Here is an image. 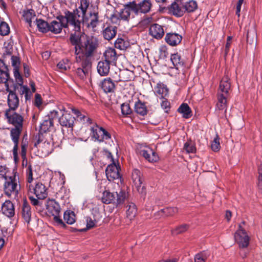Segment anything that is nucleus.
Wrapping results in <instances>:
<instances>
[{
    "label": "nucleus",
    "mask_w": 262,
    "mask_h": 262,
    "mask_svg": "<svg viewBox=\"0 0 262 262\" xmlns=\"http://www.w3.org/2000/svg\"><path fill=\"white\" fill-rule=\"evenodd\" d=\"M77 34L70 36V41L74 46L75 62L80 67L75 70L76 76L80 79H84L89 74L92 66L91 57L98 47L99 43L96 38H86Z\"/></svg>",
    "instance_id": "1"
},
{
    "label": "nucleus",
    "mask_w": 262,
    "mask_h": 262,
    "mask_svg": "<svg viewBox=\"0 0 262 262\" xmlns=\"http://www.w3.org/2000/svg\"><path fill=\"white\" fill-rule=\"evenodd\" d=\"M152 7L151 0H142L138 3L135 1L129 2L125 4V10L123 12V18L127 19L131 16L134 18L135 15L146 14L150 12Z\"/></svg>",
    "instance_id": "2"
},
{
    "label": "nucleus",
    "mask_w": 262,
    "mask_h": 262,
    "mask_svg": "<svg viewBox=\"0 0 262 262\" xmlns=\"http://www.w3.org/2000/svg\"><path fill=\"white\" fill-rule=\"evenodd\" d=\"M65 17H66V21L64 24V28H67L69 26H71L75 31V33H72L70 36L75 34L80 36H85L84 39H86V38H94V37L88 36L84 34H81L80 31L82 22L81 21L82 18H81V15L78 9H75L72 12L66 10Z\"/></svg>",
    "instance_id": "3"
},
{
    "label": "nucleus",
    "mask_w": 262,
    "mask_h": 262,
    "mask_svg": "<svg viewBox=\"0 0 262 262\" xmlns=\"http://www.w3.org/2000/svg\"><path fill=\"white\" fill-rule=\"evenodd\" d=\"M230 88V79L227 76L224 77L220 81L217 92V102L216 105L217 110L219 111L225 110V112H226L227 98L229 95V91Z\"/></svg>",
    "instance_id": "4"
},
{
    "label": "nucleus",
    "mask_w": 262,
    "mask_h": 262,
    "mask_svg": "<svg viewBox=\"0 0 262 262\" xmlns=\"http://www.w3.org/2000/svg\"><path fill=\"white\" fill-rule=\"evenodd\" d=\"M126 197L125 193L122 191L118 193L105 190L103 193L101 200L103 203L113 204L116 207H119L124 203Z\"/></svg>",
    "instance_id": "5"
},
{
    "label": "nucleus",
    "mask_w": 262,
    "mask_h": 262,
    "mask_svg": "<svg viewBox=\"0 0 262 262\" xmlns=\"http://www.w3.org/2000/svg\"><path fill=\"white\" fill-rule=\"evenodd\" d=\"M46 209L48 212L54 216V221L63 227L66 225L59 216L61 208L58 203L54 199H48L46 203Z\"/></svg>",
    "instance_id": "6"
},
{
    "label": "nucleus",
    "mask_w": 262,
    "mask_h": 262,
    "mask_svg": "<svg viewBox=\"0 0 262 262\" xmlns=\"http://www.w3.org/2000/svg\"><path fill=\"white\" fill-rule=\"evenodd\" d=\"M5 182L4 185V190L5 193L8 197H10L12 193L15 194L18 193L19 186H18L17 182L18 178H16V172H14L12 176L4 177Z\"/></svg>",
    "instance_id": "7"
},
{
    "label": "nucleus",
    "mask_w": 262,
    "mask_h": 262,
    "mask_svg": "<svg viewBox=\"0 0 262 262\" xmlns=\"http://www.w3.org/2000/svg\"><path fill=\"white\" fill-rule=\"evenodd\" d=\"M91 136L95 141L103 142L111 139V135L103 127L95 123L90 127Z\"/></svg>",
    "instance_id": "8"
},
{
    "label": "nucleus",
    "mask_w": 262,
    "mask_h": 262,
    "mask_svg": "<svg viewBox=\"0 0 262 262\" xmlns=\"http://www.w3.org/2000/svg\"><path fill=\"white\" fill-rule=\"evenodd\" d=\"M29 195L30 193L35 194L38 199L43 200L48 196L47 189L45 185L41 182L35 183V186L32 184H27Z\"/></svg>",
    "instance_id": "9"
},
{
    "label": "nucleus",
    "mask_w": 262,
    "mask_h": 262,
    "mask_svg": "<svg viewBox=\"0 0 262 262\" xmlns=\"http://www.w3.org/2000/svg\"><path fill=\"white\" fill-rule=\"evenodd\" d=\"M58 113L56 111L50 112V114L43 118L42 122L40 124V133L50 132L54 129L53 120L58 117Z\"/></svg>",
    "instance_id": "10"
},
{
    "label": "nucleus",
    "mask_w": 262,
    "mask_h": 262,
    "mask_svg": "<svg viewBox=\"0 0 262 262\" xmlns=\"http://www.w3.org/2000/svg\"><path fill=\"white\" fill-rule=\"evenodd\" d=\"M82 25H85L87 28L94 29L96 28L99 23V14L98 12L90 11L82 14Z\"/></svg>",
    "instance_id": "11"
},
{
    "label": "nucleus",
    "mask_w": 262,
    "mask_h": 262,
    "mask_svg": "<svg viewBox=\"0 0 262 262\" xmlns=\"http://www.w3.org/2000/svg\"><path fill=\"white\" fill-rule=\"evenodd\" d=\"M18 88L17 85H14L13 90L9 89V88L6 89L7 92L9 93L7 98L9 108L6 111H15L18 108L19 101L15 93L16 89Z\"/></svg>",
    "instance_id": "12"
},
{
    "label": "nucleus",
    "mask_w": 262,
    "mask_h": 262,
    "mask_svg": "<svg viewBox=\"0 0 262 262\" xmlns=\"http://www.w3.org/2000/svg\"><path fill=\"white\" fill-rule=\"evenodd\" d=\"M15 111H5V115L7 119L8 122L12 124L14 127H23L24 117Z\"/></svg>",
    "instance_id": "13"
},
{
    "label": "nucleus",
    "mask_w": 262,
    "mask_h": 262,
    "mask_svg": "<svg viewBox=\"0 0 262 262\" xmlns=\"http://www.w3.org/2000/svg\"><path fill=\"white\" fill-rule=\"evenodd\" d=\"M234 238L239 248H247L249 244L250 238L241 225H239V229L234 234Z\"/></svg>",
    "instance_id": "14"
},
{
    "label": "nucleus",
    "mask_w": 262,
    "mask_h": 262,
    "mask_svg": "<svg viewBox=\"0 0 262 262\" xmlns=\"http://www.w3.org/2000/svg\"><path fill=\"white\" fill-rule=\"evenodd\" d=\"M132 178L134 184V186L137 191L141 194L145 195L146 194V189L143 184V178L141 171L135 169L132 172Z\"/></svg>",
    "instance_id": "15"
},
{
    "label": "nucleus",
    "mask_w": 262,
    "mask_h": 262,
    "mask_svg": "<svg viewBox=\"0 0 262 262\" xmlns=\"http://www.w3.org/2000/svg\"><path fill=\"white\" fill-rule=\"evenodd\" d=\"M119 168L115 162H113L107 166L105 173L109 181H113L120 178Z\"/></svg>",
    "instance_id": "16"
},
{
    "label": "nucleus",
    "mask_w": 262,
    "mask_h": 262,
    "mask_svg": "<svg viewBox=\"0 0 262 262\" xmlns=\"http://www.w3.org/2000/svg\"><path fill=\"white\" fill-rule=\"evenodd\" d=\"M75 118L71 114L65 112L59 117L58 121L61 126L73 129Z\"/></svg>",
    "instance_id": "17"
},
{
    "label": "nucleus",
    "mask_w": 262,
    "mask_h": 262,
    "mask_svg": "<svg viewBox=\"0 0 262 262\" xmlns=\"http://www.w3.org/2000/svg\"><path fill=\"white\" fill-rule=\"evenodd\" d=\"M149 34L157 39H161L164 35L163 27L158 24L151 25L149 29Z\"/></svg>",
    "instance_id": "18"
},
{
    "label": "nucleus",
    "mask_w": 262,
    "mask_h": 262,
    "mask_svg": "<svg viewBox=\"0 0 262 262\" xmlns=\"http://www.w3.org/2000/svg\"><path fill=\"white\" fill-rule=\"evenodd\" d=\"M182 35L177 33H167L165 37V41L171 46H176L181 43Z\"/></svg>",
    "instance_id": "19"
},
{
    "label": "nucleus",
    "mask_w": 262,
    "mask_h": 262,
    "mask_svg": "<svg viewBox=\"0 0 262 262\" xmlns=\"http://www.w3.org/2000/svg\"><path fill=\"white\" fill-rule=\"evenodd\" d=\"M117 32V27L109 24L106 27L104 26L102 34L104 39L110 41L116 36Z\"/></svg>",
    "instance_id": "20"
},
{
    "label": "nucleus",
    "mask_w": 262,
    "mask_h": 262,
    "mask_svg": "<svg viewBox=\"0 0 262 262\" xmlns=\"http://www.w3.org/2000/svg\"><path fill=\"white\" fill-rule=\"evenodd\" d=\"M103 56L104 58V60L112 64H116L118 56L115 49L107 48L104 52Z\"/></svg>",
    "instance_id": "21"
},
{
    "label": "nucleus",
    "mask_w": 262,
    "mask_h": 262,
    "mask_svg": "<svg viewBox=\"0 0 262 262\" xmlns=\"http://www.w3.org/2000/svg\"><path fill=\"white\" fill-rule=\"evenodd\" d=\"M2 211L4 214L8 217H12L15 214L13 204L9 200H6L2 206Z\"/></svg>",
    "instance_id": "22"
},
{
    "label": "nucleus",
    "mask_w": 262,
    "mask_h": 262,
    "mask_svg": "<svg viewBox=\"0 0 262 262\" xmlns=\"http://www.w3.org/2000/svg\"><path fill=\"white\" fill-rule=\"evenodd\" d=\"M101 87L105 93H109L115 92L116 85L111 78H107L101 81Z\"/></svg>",
    "instance_id": "23"
},
{
    "label": "nucleus",
    "mask_w": 262,
    "mask_h": 262,
    "mask_svg": "<svg viewBox=\"0 0 262 262\" xmlns=\"http://www.w3.org/2000/svg\"><path fill=\"white\" fill-rule=\"evenodd\" d=\"M140 154L149 162H155L159 159L157 153L150 148L141 150Z\"/></svg>",
    "instance_id": "24"
},
{
    "label": "nucleus",
    "mask_w": 262,
    "mask_h": 262,
    "mask_svg": "<svg viewBox=\"0 0 262 262\" xmlns=\"http://www.w3.org/2000/svg\"><path fill=\"white\" fill-rule=\"evenodd\" d=\"M110 64L111 63L104 60L100 61L97 67L98 73L102 76L107 75L110 72Z\"/></svg>",
    "instance_id": "25"
},
{
    "label": "nucleus",
    "mask_w": 262,
    "mask_h": 262,
    "mask_svg": "<svg viewBox=\"0 0 262 262\" xmlns=\"http://www.w3.org/2000/svg\"><path fill=\"white\" fill-rule=\"evenodd\" d=\"M31 214L30 206L26 201H24L21 208V215L25 222L28 224L31 221Z\"/></svg>",
    "instance_id": "26"
},
{
    "label": "nucleus",
    "mask_w": 262,
    "mask_h": 262,
    "mask_svg": "<svg viewBox=\"0 0 262 262\" xmlns=\"http://www.w3.org/2000/svg\"><path fill=\"white\" fill-rule=\"evenodd\" d=\"M177 2H173L169 7V12L174 16L180 17L182 16L184 14V9L181 7L178 4Z\"/></svg>",
    "instance_id": "27"
},
{
    "label": "nucleus",
    "mask_w": 262,
    "mask_h": 262,
    "mask_svg": "<svg viewBox=\"0 0 262 262\" xmlns=\"http://www.w3.org/2000/svg\"><path fill=\"white\" fill-rule=\"evenodd\" d=\"M178 112L182 115V116L188 119L190 118L192 115V111L189 105L185 103H182L178 108Z\"/></svg>",
    "instance_id": "28"
},
{
    "label": "nucleus",
    "mask_w": 262,
    "mask_h": 262,
    "mask_svg": "<svg viewBox=\"0 0 262 262\" xmlns=\"http://www.w3.org/2000/svg\"><path fill=\"white\" fill-rule=\"evenodd\" d=\"M134 110L137 114L142 116H144L147 113V109L145 103L139 100L135 102Z\"/></svg>",
    "instance_id": "29"
},
{
    "label": "nucleus",
    "mask_w": 262,
    "mask_h": 262,
    "mask_svg": "<svg viewBox=\"0 0 262 262\" xmlns=\"http://www.w3.org/2000/svg\"><path fill=\"white\" fill-rule=\"evenodd\" d=\"M34 23L36 25L39 32L47 33L49 31V24L47 21L42 19L35 18Z\"/></svg>",
    "instance_id": "30"
},
{
    "label": "nucleus",
    "mask_w": 262,
    "mask_h": 262,
    "mask_svg": "<svg viewBox=\"0 0 262 262\" xmlns=\"http://www.w3.org/2000/svg\"><path fill=\"white\" fill-rule=\"evenodd\" d=\"M63 28H64V24L57 20H53L49 24V31L56 34L60 33Z\"/></svg>",
    "instance_id": "31"
},
{
    "label": "nucleus",
    "mask_w": 262,
    "mask_h": 262,
    "mask_svg": "<svg viewBox=\"0 0 262 262\" xmlns=\"http://www.w3.org/2000/svg\"><path fill=\"white\" fill-rule=\"evenodd\" d=\"M125 10V5L123 6V9H122L118 13V14L114 13L112 14L111 16V20L114 24H119L120 23V20H123L124 21H128L131 16H129L127 19H125L123 17L124 16L123 12Z\"/></svg>",
    "instance_id": "32"
},
{
    "label": "nucleus",
    "mask_w": 262,
    "mask_h": 262,
    "mask_svg": "<svg viewBox=\"0 0 262 262\" xmlns=\"http://www.w3.org/2000/svg\"><path fill=\"white\" fill-rule=\"evenodd\" d=\"M182 8L184 9V13H191L196 10L198 4L195 1L189 0L182 4Z\"/></svg>",
    "instance_id": "33"
},
{
    "label": "nucleus",
    "mask_w": 262,
    "mask_h": 262,
    "mask_svg": "<svg viewBox=\"0 0 262 262\" xmlns=\"http://www.w3.org/2000/svg\"><path fill=\"white\" fill-rule=\"evenodd\" d=\"M126 217L130 221L132 220L136 215L137 209L136 205L133 203H129L126 206Z\"/></svg>",
    "instance_id": "34"
},
{
    "label": "nucleus",
    "mask_w": 262,
    "mask_h": 262,
    "mask_svg": "<svg viewBox=\"0 0 262 262\" xmlns=\"http://www.w3.org/2000/svg\"><path fill=\"white\" fill-rule=\"evenodd\" d=\"M170 60L173 66L177 70L183 67L184 62L182 59L181 56L178 53L171 55Z\"/></svg>",
    "instance_id": "35"
},
{
    "label": "nucleus",
    "mask_w": 262,
    "mask_h": 262,
    "mask_svg": "<svg viewBox=\"0 0 262 262\" xmlns=\"http://www.w3.org/2000/svg\"><path fill=\"white\" fill-rule=\"evenodd\" d=\"M72 111V112L77 116L78 119L82 121L83 123H92V119L89 117L85 113L82 114L79 110L76 108H73Z\"/></svg>",
    "instance_id": "36"
},
{
    "label": "nucleus",
    "mask_w": 262,
    "mask_h": 262,
    "mask_svg": "<svg viewBox=\"0 0 262 262\" xmlns=\"http://www.w3.org/2000/svg\"><path fill=\"white\" fill-rule=\"evenodd\" d=\"M23 17L26 21L29 24V27H32V20L35 19L36 14L35 11L33 9L28 10L24 11Z\"/></svg>",
    "instance_id": "37"
},
{
    "label": "nucleus",
    "mask_w": 262,
    "mask_h": 262,
    "mask_svg": "<svg viewBox=\"0 0 262 262\" xmlns=\"http://www.w3.org/2000/svg\"><path fill=\"white\" fill-rule=\"evenodd\" d=\"M23 127H14L10 130V136L14 143H18Z\"/></svg>",
    "instance_id": "38"
},
{
    "label": "nucleus",
    "mask_w": 262,
    "mask_h": 262,
    "mask_svg": "<svg viewBox=\"0 0 262 262\" xmlns=\"http://www.w3.org/2000/svg\"><path fill=\"white\" fill-rule=\"evenodd\" d=\"M63 219L68 224H74L75 222V213L71 210H66L63 214Z\"/></svg>",
    "instance_id": "39"
},
{
    "label": "nucleus",
    "mask_w": 262,
    "mask_h": 262,
    "mask_svg": "<svg viewBox=\"0 0 262 262\" xmlns=\"http://www.w3.org/2000/svg\"><path fill=\"white\" fill-rule=\"evenodd\" d=\"M132 72L128 70L120 71L119 74V78L117 82L118 81H128L132 79Z\"/></svg>",
    "instance_id": "40"
},
{
    "label": "nucleus",
    "mask_w": 262,
    "mask_h": 262,
    "mask_svg": "<svg viewBox=\"0 0 262 262\" xmlns=\"http://www.w3.org/2000/svg\"><path fill=\"white\" fill-rule=\"evenodd\" d=\"M8 81H13V79H10L8 71L0 69V83H4L7 88H8Z\"/></svg>",
    "instance_id": "41"
},
{
    "label": "nucleus",
    "mask_w": 262,
    "mask_h": 262,
    "mask_svg": "<svg viewBox=\"0 0 262 262\" xmlns=\"http://www.w3.org/2000/svg\"><path fill=\"white\" fill-rule=\"evenodd\" d=\"M183 149L187 153H195L196 150L194 142L191 140L185 143Z\"/></svg>",
    "instance_id": "42"
},
{
    "label": "nucleus",
    "mask_w": 262,
    "mask_h": 262,
    "mask_svg": "<svg viewBox=\"0 0 262 262\" xmlns=\"http://www.w3.org/2000/svg\"><path fill=\"white\" fill-rule=\"evenodd\" d=\"M71 63L68 59H64L59 62L57 67L61 72L68 70L70 68Z\"/></svg>",
    "instance_id": "43"
},
{
    "label": "nucleus",
    "mask_w": 262,
    "mask_h": 262,
    "mask_svg": "<svg viewBox=\"0 0 262 262\" xmlns=\"http://www.w3.org/2000/svg\"><path fill=\"white\" fill-rule=\"evenodd\" d=\"M189 228V225L187 224H183L177 227L175 229L171 230L173 235L181 234L186 231Z\"/></svg>",
    "instance_id": "44"
},
{
    "label": "nucleus",
    "mask_w": 262,
    "mask_h": 262,
    "mask_svg": "<svg viewBox=\"0 0 262 262\" xmlns=\"http://www.w3.org/2000/svg\"><path fill=\"white\" fill-rule=\"evenodd\" d=\"M10 32V27L9 25L5 21H1L0 23V35L6 36L9 34Z\"/></svg>",
    "instance_id": "45"
},
{
    "label": "nucleus",
    "mask_w": 262,
    "mask_h": 262,
    "mask_svg": "<svg viewBox=\"0 0 262 262\" xmlns=\"http://www.w3.org/2000/svg\"><path fill=\"white\" fill-rule=\"evenodd\" d=\"M160 211L163 212L166 216H172L178 212V209L177 207H166Z\"/></svg>",
    "instance_id": "46"
},
{
    "label": "nucleus",
    "mask_w": 262,
    "mask_h": 262,
    "mask_svg": "<svg viewBox=\"0 0 262 262\" xmlns=\"http://www.w3.org/2000/svg\"><path fill=\"white\" fill-rule=\"evenodd\" d=\"M13 74L17 82V86L23 85L24 83L23 78L19 71V69H13Z\"/></svg>",
    "instance_id": "47"
},
{
    "label": "nucleus",
    "mask_w": 262,
    "mask_h": 262,
    "mask_svg": "<svg viewBox=\"0 0 262 262\" xmlns=\"http://www.w3.org/2000/svg\"><path fill=\"white\" fill-rule=\"evenodd\" d=\"M257 178V187L258 190L262 193V162L258 166Z\"/></svg>",
    "instance_id": "48"
},
{
    "label": "nucleus",
    "mask_w": 262,
    "mask_h": 262,
    "mask_svg": "<svg viewBox=\"0 0 262 262\" xmlns=\"http://www.w3.org/2000/svg\"><path fill=\"white\" fill-rule=\"evenodd\" d=\"M80 6L78 7V10L80 9L81 11L82 14H84L87 12L88 8L90 5L89 0H80Z\"/></svg>",
    "instance_id": "49"
},
{
    "label": "nucleus",
    "mask_w": 262,
    "mask_h": 262,
    "mask_svg": "<svg viewBox=\"0 0 262 262\" xmlns=\"http://www.w3.org/2000/svg\"><path fill=\"white\" fill-rule=\"evenodd\" d=\"M211 148L214 151H218L221 148L220 143V138L217 135L214 138L211 145Z\"/></svg>",
    "instance_id": "50"
},
{
    "label": "nucleus",
    "mask_w": 262,
    "mask_h": 262,
    "mask_svg": "<svg viewBox=\"0 0 262 262\" xmlns=\"http://www.w3.org/2000/svg\"><path fill=\"white\" fill-rule=\"evenodd\" d=\"M127 43L122 38H117L115 42V48L120 50H124L127 48Z\"/></svg>",
    "instance_id": "51"
},
{
    "label": "nucleus",
    "mask_w": 262,
    "mask_h": 262,
    "mask_svg": "<svg viewBox=\"0 0 262 262\" xmlns=\"http://www.w3.org/2000/svg\"><path fill=\"white\" fill-rule=\"evenodd\" d=\"M121 112L123 115L127 116L132 113V110L129 104L127 103H123L121 105Z\"/></svg>",
    "instance_id": "52"
},
{
    "label": "nucleus",
    "mask_w": 262,
    "mask_h": 262,
    "mask_svg": "<svg viewBox=\"0 0 262 262\" xmlns=\"http://www.w3.org/2000/svg\"><path fill=\"white\" fill-rule=\"evenodd\" d=\"M99 219L96 218V215L94 216V220L91 217L86 218V227L88 229H91L96 226V224L98 222Z\"/></svg>",
    "instance_id": "53"
},
{
    "label": "nucleus",
    "mask_w": 262,
    "mask_h": 262,
    "mask_svg": "<svg viewBox=\"0 0 262 262\" xmlns=\"http://www.w3.org/2000/svg\"><path fill=\"white\" fill-rule=\"evenodd\" d=\"M20 87L19 89L18 90V91L19 92V94L20 95H23L25 94V96L26 98V99H28L29 93L30 92V89L27 85H19Z\"/></svg>",
    "instance_id": "54"
},
{
    "label": "nucleus",
    "mask_w": 262,
    "mask_h": 262,
    "mask_svg": "<svg viewBox=\"0 0 262 262\" xmlns=\"http://www.w3.org/2000/svg\"><path fill=\"white\" fill-rule=\"evenodd\" d=\"M33 180V172L31 168V166H29L28 168L27 171V184H31V183L32 182Z\"/></svg>",
    "instance_id": "55"
},
{
    "label": "nucleus",
    "mask_w": 262,
    "mask_h": 262,
    "mask_svg": "<svg viewBox=\"0 0 262 262\" xmlns=\"http://www.w3.org/2000/svg\"><path fill=\"white\" fill-rule=\"evenodd\" d=\"M11 60L13 69H19V65L20 64L19 58L16 56H12L11 57Z\"/></svg>",
    "instance_id": "56"
},
{
    "label": "nucleus",
    "mask_w": 262,
    "mask_h": 262,
    "mask_svg": "<svg viewBox=\"0 0 262 262\" xmlns=\"http://www.w3.org/2000/svg\"><path fill=\"white\" fill-rule=\"evenodd\" d=\"M161 106L164 110L165 112L168 113L170 110V103L166 99L163 100Z\"/></svg>",
    "instance_id": "57"
},
{
    "label": "nucleus",
    "mask_w": 262,
    "mask_h": 262,
    "mask_svg": "<svg viewBox=\"0 0 262 262\" xmlns=\"http://www.w3.org/2000/svg\"><path fill=\"white\" fill-rule=\"evenodd\" d=\"M206 257L202 253H198L195 255L194 262H205Z\"/></svg>",
    "instance_id": "58"
},
{
    "label": "nucleus",
    "mask_w": 262,
    "mask_h": 262,
    "mask_svg": "<svg viewBox=\"0 0 262 262\" xmlns=\"http://www.w3.org/2000/svg\"><path fill=\"white\" fill-rule=\"evenodd\" d=\"M157 93L161 95L162 98L164 99V97L167 95L168 91L167 90L164 88H160L157 91Z\"/></svg>",
    "instance_id": "59"
},
{
    "label": "nucleus",
    "mask_w": 262,
    "mask_h": 262,
    "mask_svg": "<svg viewBox=\"0 0 262 262\" xmlns=\"http://www.w3.org/2000/svg\"><path fill=\"white\" fill-rule=\"evenodd\" d=\"M29 199L33 206H37L40 205V202L38 201L39 199H35L33 196L29 195Z\"/></svg>",
    "instance_id": "60"
},
{
    "label": "nucleus",
    "mask_w": 262,
    "mask_h": 262,
    "mask_svg": "<svg viewBox=\"0 0 262 262\" xmlns=\"http://www.w3.org/2000/svg\"><path fill=\"white\" fill-rule=\"evenodd\" d=\"M27 145L25 144L22 142L21 145V156L22 158L25 159L26 158V152H27Z\"/></svg>",
    "instance_id": "61"
},
{
    "label": "nucleus",
    "mask_w": 262,
    "mask_h": 262,
    "mask_svg": "<svg viewBox=\"0 0 262 262\" xmlns=\"http://www.w3.org/2000/svg\"><path fill=\"white\" fill-rule=\"evenodd\" d=\"M103 152L108 159H110L111 161L114 162L113 156L112 153L107 150L106 149H103Z\"/></svg>",
    "instance_id": "62"
},
{
    "label": "nucleus",
    "mask_w": 262,
    "mask_h": 262,
    "mask_svg": "<svg viewBox=\"0 0 262 262\" xmlns=\"http://www.w3.org/2000/svg\"><path fill=\"white\" fill-rule=\"evenodd\" d=\"M35 103L37 106H39L42 103L41 97L39 94H36L35 97Z\"/></svg>",
    "instance_id": "63"
},
{
    "label": "nucleus",
    "mask_w": 262,
    "mask_h": 262,
    "mask_svg": "<svg viewBox=\"0 0 262 262\" xmlns=\"http://www.w3.org/2000/svg\"><path fill=\"white\" fill-rule=\"evenodd\" d=\"M66 10L64 11V15H60L58 16L56 18L59 20L58 22L61 23V24H65L64 20H66Z\"/></svg>",
    "instance_id": "64"
}]
</instances>
